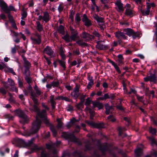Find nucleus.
Here are the masks:
<instances>
[{"mask_svg":"<svg viewBox=\"0 0 157 157\" xmlns=\"http://www.w3.org/2000/svg\"><path fill=\"white\" fill-rule=\"evenodd\" d=\"M37 113V116L36 121L33 122V127L31 130L29 136L37 132L39 130L41 124V121L38 119V117L43 120L44 122L46 124H48L49 123L48 120L47 119L46 116V111L43 110L41 112L39 111L38 108L37 111H34Z\"/></svg>","mask_w":157,"mask_h":157,"instance_id":"obj_1","label":"nucleus"},{"mask_svg":"<svg viewBox=\"0 0 157 157\" xmlns=\"http://www.w3.org/2000/svg\"><path fill=\"white\" fill-rule=\"evenodd\" d=\"M34 88L36 94L32 91H31L30 93L31 98L34 103V105L33 106V109L31 107L30 108V109L31 111H37L38 110V107L37 106L38 101L36 98V95L39 96L42 93L40 89L38 88L37 86L35 85Z\"/></svg>","mask_w":157,"mask_h":157,"instance_id":"obj_2","label":"nucleus"},{"mask_svg":"<svg viewBox=\"0 0 157 157\" xmlns=\"http://www.w3.org/2000/svg\"><path fill=\"white\" fill-rule=\"evenodd\" d=\"M80 88L79 85L76 84L73 91L71 93V95L74 98H78L80 95L81 93L79 92Z\"/></svg>","mask_w":157,"mask_h":157,"instance_id":"obj_3","label":"nucleus"},{"mask_svg":"<svg viewBox=\"0 0 157 157\" xmlns=\"http://www.w3.org/2000/svg\"><path fill=\"white\" fill-rule=\"evenodd\" d=\"M126 9L125 14L127 16L132 17L133 16V12L131 6L128 4H127L124 7Z\"/></svg>","mask_w":157,"mask_h":157,"instance_id":"obj_4","label":"nucleus"},{"mask_svg":"<svg viewBox=\"0 0 157 157\" xmlns=\"http://www.w3.org/2000/svg\"><path fill=\"white\" fill-rule=\"evenodd\" d=\"M31 39L34 44H39L41 42L40 36L38 33H36L34 36H31Z\"/></svg>","mask_w":157,"mask_h":157,"instance_id":"obj_5","label":"nucleus"},{"mask_svg":"<svg viewBox=\"0 0 157 157\" xmlns=\"http://www.w3.org/2000/svg\"><path fill=\"white\" fill-rule=\"evenodd\" d=\"M15 115L23 119L24 121H26L27 120V117L26 115L21 110L17 109L15 112Z\"/></svg>","mask_w":157,"mask_h":157,"instance_id":"obj_6","label":"nucleus"},{"mask_svg":"<svg viewBox=\"0 0 157 157\" xmlns=\"http://www.w3.org/2000/svg\"><path fill=\"white\" fill-rule=\"evenodd\" d=\"M96 48L99 50H103L107 48V46L105 44L104 40H99L97 42Z\"/></svg>","mask_w":157,"mask_h":157,"instance_id":"obj_7","label":"nucleus"},{"mask_svg":"<svg viewBox=\"0 0 157 157\" xmlns=\"http://www.w3.org/2000/svg\"><path fill=\"white\" fill-rule=\"evenodd\" d=\"M70 30L71 33V35L70 37L71 41H75L76 39L78 38V32L76 30H74L72 28H71Z\"/></svg>","mask_w":157,"mask_h":157,"instance_id":"obj_8","label":"nucleus"},{"mask_svg":"<svg viewBox=\"0 0 157 157\" xmlns=\"http://www.w3.org/2000/svg\"><path fill=\"white\" fill-rule=\"evenodd\" d=\"M81 36L82 38L87 40H90L94 38L92 36L84 31L82 32Z\"/></svg>","mask_w":157,"mask_h":157,"instance_id":"obj_9","label":"nucleus"},{"mask_svg":"<svg viewBox=\"0 0 157 157\" xmlns=\"http://www.w3.org/2000/svg\"><path fill=\"white\" fill-rule=\"evenodd\" d=\"M0 6L2 9L5 13H9V7L5 2L1 1L0 2Z\"/></svg>","mask_w":157,"mask_h":157,"instance_id":"obj_10","label":"nucleus"},{"mask_svg":"<svg viewBox=\"0 0 157 157\" xmlns=\"http://www.w3.org/2000/svg\"><path fill=\"white\" fill-rule=\"evenodd\" d=\"M144 80L145 82L150 81L155 82L156 81V77L155 74H152L144 78Z\"/></svg>","mask_w":157,"mask_h":157,"instance_id":"obj_11","label":"nucleus"},{"mask_svg":"<svg viewBox=\"0 0 157 157\" xmlns=\"http://www.w3.org/2000/svg\"><path fill=\"white\" fill-rule=\"evenodd\" d=\"M82 20L83 22L84 23V25L86 26L89 27L91 25L92 23L90 21L88 18L85 14H84L83 15V17Z\"/></svg>","mask_w":157,"mask_h":157,"instance_id":"obj_12","label":"nucleus"},{"mask_svg":"<svg viewBox=\"0 0 157 157\" xmlns=\"http://www.w3.org/2000/svg\"><path fill=\"white\" fill-rule=\"evenodd\" d=\"M44 51L46 54L51 57H53L54 56L53 51L51 47L47 46L44 48Z\"/></svg>","mask_w":157,"mask_h":157,"instance_id":"obj_13","label":"nucleus"},{"mask_svg":"<svg viewBox=\"0 0 157 157\" xmlns=\"http://www.w3.org/2000/svg\"><path fill=\"white\" fill-rule=\"evenodd\" d=\"M124 33L120 31L116 32L115 33L116 37L118 39L122 38L124 39H126L127 37L125 36Z\"/></svg>","mask_w":157,"mask_h":157,"instance_id":"obj_14","label":"nucleus"},{"mask_svg":"<svg viewBox=\"0 0 157 157\" xmlns=\"http://www.w3.org/2000/svg\"><path fill=\"white\" fill-rule=\"evenodd\" d=\"M17 140L18 142L20 144L22 145L25 144L27 146H30L32 144L33 139H32L30 140L28 142H25L24 140L19 138Z\"/></svg>","mask_w":157,"mask_h":157,"instance_id":"obj_15","label":"nucleus"},{"mask_svg":"<svg viewBox=\"0 0 157 157\" xmlns=\"http://www.w3.org/2000/svg\"><path fill=\"white\" fill-rule=\"evenodd\" d=\"M92 103L93 105V106L92 107L93 108H94L95 107H97L99 109H102L103 107V106L102 103L99 102L93 101L92 102Z\"/></svg>","mask_w":157,"mask_h":157,"instance_id":"obj_16","label":"nucleus"},{"mask_svg":"<svg viewBox=\"0 0 157 157\" xmlns=\"http://www.w3.org/2000/svg\"><path fill=\"white\" fill-rule=\"evenodd\" d=\"M151 8V5L148 4L147 5L146 10L144 11V10L141 9V11L142 13L144 15H148L149 14L150 11V8Z\"/></svg>","mask_w":157,"mask_h":157,"instance_id":"obj_17","label":"nucleus"},{"mask_svg":"<svg viewBox=\"0 0 157 157\" xmlns=\"http://www.w3.org/2000/svg\"><path fill=\"white\" fill-rule=\"evenodd\" d=\"M105 107L106 109L105 113L107 115L109 114L113 110L112 106H109L108 104H106L105 105Z\"/></svg>","mask_w":157,"mask_h":157,"instance_id":"obj_18","label":"nucleus"},{"mask_svg":"<svg viewBox=\"0 0 157 157\" xmlns=\"http://www.w3.org/2000/svg\"><path fill=\"white\" fill-rule=\"evenodd\" d=\"M85 109L86 110L88 111L90 113V119L91 120L93 119L94 115V111L88 106L86 107Z\"/></svg>","mask_w":157,"mask_h":157,"instance_id":"obj_19","label":"nucleus"},{"mask_svg":"<svg viewBox=\"0 0 157 157\" xmlns=\"http://www.w3.org/2000/svg\"><path fill=\"white\" fill-rule=\"evenodd\" d=\"M115 4L118 8V11H121L124 10V9L123 6V4L120 1H117V2L115 3Z\"/></svg>","mask_w":157,"mask_h":157,"instance_id":"obj_20","label":"nucleus"},{"mask_svg":"<svg viewBox=\"0 0 157 157\" xmlns=\"http://www.w3.org/2000/svg\"><path fill=\"white\" fill-rule=\"evenodd\" d=\"M89 124L91 125L93 127L97 128H102L104 127V124L103 123H89Z\"/></svg>","mask_w":157,"mask_h":157,"instance_id":"obj_21","label":"nucleus"},{"mask_svg":"<svg viewBox=\"0 0 157 157\" xmlns=\"http://www.w3.org/2000/svg\"><path fill=\"white\" fill-rule=\"evenodd\" d=\"M54 96L53 95H51L50 97V102L52 109H54L55 107L56 103L54 99Z\"/></svg>","mask_w":157,"mask_h":157,"instance_id":"obj_22","label":"nucleus"},{"mask_svg":"<svg viewBox=\"0 0 157 157\" xmlns=\"http://www.w3.org/2000/svg\"><path fill=\"white\" fill-rule=\"evenodd\" d=\"M133 30L131 29L127 28L124 29L123 30V32L124 33L129 36H131L133 33Z\"/></svg>","mask_w":157,"mask_h":157,"instance_id":"obj_23","label":"nucleus"},{"mask_svg":"<svg viewBox=\"0 0 157 157\" xmlns=\"http://www.w3.org/2000/svg\"><path fill=\"white\" fill-rule=\"evenodd\" d=\"M43 18V21H44L45 22H47L49 20V16L48 12H45L44 13Z\"/></svg>","mask_w":157,"mask_h":157,"instance_id":"obj_24","label":"nucleus"},{"mask_svg":"<svg viewBox=\"0 0 157 157\" xmlns=\"http://www.w3.org/2000/svg\"><path fill=\"white\" fill-rule=\"evenodd\" d=\"M23 60L24 61V66L26 68H29L31 66V64L27 60L26 58L23 57Z\"/></svg>","mask_w":157,"mask_h":157,"instance_id":"obj_25","label":"nucleus"},{"mask_svg":"<svg viewBox=\"0 0 157 157\" xmlns=\"http://www.w3.org/2000/svg\"><path fill=\"white\" fill-rule=\"evenodd\" d=\"M36 29L39 32H41L43 30V28L39 21H37L36 22Z\"/></svg>","mask_w":157,"mask_h":157,"instance_id":"obj_26","label":"nucleus"},{"mask_svg":"<svg viewBox=\"0 0 157 157\" xmlns=\"http://www.w3.org/2000/svg\"><path fill=\"white\" fill-rule=\"evenodd\" d=\"M149 140L151 142V145L152 146L155 145L157 146V143L155 139L153 137H149Z\"/></svg>","mask_w":157,"mask_h":157,"instance_id":"obj_27","label":"nucleus"},{"mask_svg":"<svg viewBox=\"0 0 157 157\" xmlns=\"http://www.w3.org/2000/svg\"><path fill=\"white\" fill-rule=\"evenodd\" d=\"M135 155L138 156L140 155L142 153V149L140 148H137L135 151Z\"/></svg>","mask_w":157,"mask_h":157,"instance_id":"obj_28","label":"nucleus"},{"mask_svg":"<svg viewBox=\"0 0 157 157\" xmlns=\"http://www.w3.org/2000/svg\"><path fill=\"white\" fill-rule=\"evenodd\" d=\"M76 43L77 44L79 45L83 46H86L87 45V44L84 42L82 40H79L76 41Z\"/></svg>","mask_w":157,"mask_h":157,"instance_id":"obj_29","label":"nucleus"},{"mask_svg":"<svg viewBox=\"0 0 157 157\" xmlns=\"http://www.w3.org/2000/svg\"><path fill=\"white\" fill-rule=\"evenodd\" d=\"M59 54L61 56L62 59L63 60L65 59L66 58V56L64 54V52L63 51V49L62 48H60L59 49Z\"/></svg>","mask_w":157,"mask_h":157,"instance_id":"obj_30","label":"nucleus"},{"mask_svg":"<svg viewBox=\"0 0 157 157\" xmlns=\"http://www.w3.org/2000/svg\"><path fill=\"white\" fill-rule=\"evenodd\" d=\"M140 33L138 32H134L133 31V33L132 34L131 36L133 39H135L136 38L139 37L140 35Z\"/></svg>","mask_w":157,"mask_h":157,"instance_id":"obj_31","label":"nucleus"},{"mask_svg":"<svg viewBox=\"0 0 157 157\" xmlns=\"http://www.w3.org/2000/svg\"><path fill=\"white\" fill-rule=\"evenodd\" d=\"M48 155L46 154L44 150L42 148L41 149L40 157H48Z\"/></svg>","mask_w":157,"mask_h":157,"instance_id":"obj_32","label":"nucleus"},{"mask_svg":"<svg viewBox=\"0 0 157 157\" xmlns=\"http://www.w3.org/2000/svg\"><path fill=\"white\" fill-rule=\"evenodd\" d=\"M58 32L62 34L64 33V27L62 25H60L58 29Z\"/></svg>","mask_w":157,"mask_h":157,"instance_id":"obj_33","label":"nucleus"},{"mask_svg":"<svg viewBox=\"0 0 157 157\" xmlns=\"http://www.w3.org/2000/svg\"><path fill=\"white\" fill-rule=\"evenodd\" d=\"M8 82L9 83V85L10 86H13L15 85L14 81L11 79L8 78Z\"/></svg>","mask_w":157,"mask_h":157,"instance_id":"obj_34","label":"nucleus"},{"mask_svg":"<svg viewBox=\"0 0 157 157\" xmlns=\"http://www.w3.org/2000/svg\"><path fill=\"white\" fill-rule=\"evenodd\" d=\"M58 61L60 65L64 69H65L66 67L65 64V62L64 61H62L60 60H58Z\"/></svg>","mask_w":157,"mask_h":157,"instance_id":"obj_35","label":"nucleus"},{"mask_svg":"<svg viewBox=\"0 0 157 157\" xmlns=\"http://www.w3.org/2000/svg\"><path fill=\"white\" fill-rule=\"evenodd\" d=\"M57 121L58 122V124L57 126L58 128H61L62 127L63 123L61 121L60 119H57Z\"/></svg>","mask_w":157,"mask_h":157,"instance_id":"obj_36","label":"nucleus"},{"mask_svg":"<svg viewBox=\"0 0 157 157\" xmlns=\"http://www.w3.org/2000/svg\"><path fill=\"white\" fill-rule=\"evenodd\" d=\"M8 95L10 97L9 99V101L10 102L14 103L15 102V100H14L12 95L10 93H8Z\"/></svg>","mask_w":157,"mask_h":157,"instance_id":"obj_37","label":"nucleus"},{"mask_svg":"<svg viewBox=\"0 0 157 157\" xmlns=\"http://www.w3.org/2000/svg\"><path fill=\"white\" fill-rule=\"evenodd\" d=\"M24 74L25 77L29 76L30 75V72L29 68H27L25 69Z\"/></svg>","mask_w":157,"mask_h":157,"instance_id":"obj_38","label":"nucleus"},{"mask_svg":"<svg viewBox=\"0 0 157 157\" xmlns=\"http://www.w3.org/2000/svg\"><path fill=\"white\" fill-rule=\"evenodd\" d=\"M79 96H80L79 98V99L83 102L84 101V98L86 97V95L85 94L83 93L81 94H81Z\"/></svg>","mask_w":157,"mask_h":157,"instance_id":"obj_39","label":"nucleus"},{"mask_svg":"<svg viewBox=\"0 0 157 157\" xmlns=\"http://www.w3.org/2000/svg\"><path fill=\"white\" fill-rule=\"evenodd\" d=\"M75 21L76 23H77L79 22L81 20L80 15L78 13H77L76 15V17L75 18Z\"/></svg>","mask_w":157,"mask_h":157,"instance_id":"obj_40","label":"nucleus"},{"mask_svg":"<svg viewBox=\"0 0 157 157\" xmlns=\"http://www.w3.org/2000/svg\"><path fill=\"white\" fill-rule=\"evenodd\" d=\"M97 21L99 23V24L103 25L104 24V21L103 18L101 17H99Z\"/></svg>","mask_w":157,"mask_h":157,"instance_id":"obj_41","label":"nucleus"},{"mask_svg":"<svg viewBox=\"0 0 157 157\" xmlns=\"http://www.w3.org/2000/svg\"><path fill=\"white\" fill-rule=\"evenodd\" d=\"M88 79L89 81L88 85L89 86H91L93 84V81L92 79V78L91 77H88Z\"/></svg>","mask_w":157,"mask_h":157,"instance_id":"obj_42","label":"nucleus"},{"mask_svg":"<svg viewBox=\"0 0 157 157\" xmlns=\"http://www.w3.org/2000/svg\"><path fill=\"white\" fill-rule=\"evenodd\" d=\"M91 100L90 98H88L86 99L85 105L86 106H89L91 104Z\"/></svg>","mask_w":157,"mask_h":157,"instance_id":"obj_43","label":"nucleus"},{"mask_svg":"<svg viewBox=\"0 0 157 157\" xmlns=\"http://www.w3.org/2000/svg\"><path fill=\"white\" fill-rule=\"evenodd\" d=\"M25 80L27 82L30 84L32 82V78H30V76L25 77Z\"/></svg>","mask_w":157,"mask_h":157,"instance_id":"obj_44","label":"nucleus"},{"mask_svg":"<svg viewBox=\"0 0 157 157\" xmlns=\"http://www.w3.org/2000/svg\"><path fill=\"white\" fill-rule=\"evenodd\" d=\"M126 129L124 128H123L121 127L118 128V130L119 131V135H121L122 131L125 130Z\"/></svg>","mask_w":157,"mask_h":157,"instance_id":"obj_45","label":"nucleus"},{"mask_svg":"<svg viewBox=\"0 0 157 157\" xmlns=\"http://www.w3.org/2000/svg\"><path fill=\"white\" fill-rule=\"evenodd\" d=\"M6 90L3 88L2 87L0 88V93L2 95H5L6 94Z\"/></svg>","mask_w":157,"mask_h":157,"instance_id":"obj_46","label":"nucleus"},{"mask_svg":"<svg viewBox=\"0 0 157 157\" xmlns=\"http://www.w3.org/2000/svg\"><path fill=\"white\" fill-rule=\"evenodd\" d=\"M63 38L66 41L69 42L71 41L70 37L69 36L67 35H65L63 37Z\"/></svg>","mask_w":157,"mask_h":157,"instance_id":"obj_47","label":"nucleus"},{"mask_svg":"<svg viewBox=\"0 0 157 157\" xmlns=\"http://www.w3.org/2000/svg\"><path fill=\"white\" fill-rule=\"evenodd\" d=\"M50 129L52 132L53 135L54 136H55L56 134V131L55 129L54 128L53 126H51L50 127Z\"/></svg>","mask_w":157,"mask_h":157,"instance_id":"obj_48","label":"nucleus"},{"mask_svg":"<svg viewBox=\"0 0 157 157\" xmlns=\"http://www.w3.org/2000/svg\"><path fill=\"white\" fill-rule=\"evenodd\" d=\"M156 132V130L155 128H152L151 127L149 128V132L152 134H155Z\"/></svg>","mask_w":157,"mask_h":157,"instance_id":"obj_49","label":"nucleus"},{"mask_svg":"<svg viewBox=\"0 0 157 157\" xmlns=\"http://www.w3.org/2000/svg\"><path fill=\"white\" fill-rule=\"evenodd\" d=\"M61 99L62 100H64L66 101H71L68 98L65 97H60Z\"/></svg>","mask_w":157,"mask_h":157,"instance_id":"obj_50","label":"nucleus"},{"mask_svg":"<svg viewBox=\"0 0 157 157\" xmlns=\"http://www.w3.org/2000/svg\"><path fill=\"white\" fill-rule=\"evenodd\" d=\"M80 52L78 49H76V50L73 51V54L74 55H79Z\"/></svg>","mask_w":157,"mask_h":157,"instance_id":"obj_51","label":"nucleus"},{"mask_svg":"<svg viewBox=\"0 0 157 157\" xmlns=\"http://www.w3.org/2000/svg\"><path fill=\"white\" fill-rule=\"evenodd\" d=\"M21 15L22 17H21V18L22 19H23L24 18H25L27 16V13L25 11H23L22 13L21 14Z\"/></svg>","mask_w":157,"mask_h":157,"instance_id":"obj_52","label":"nucleus"},{"mask_svg":"<svg viewBox=\"0 0 157 157\" xmlns=\"http://www.w3.org/2000/svg\"><path fill=\"white\" fill-rule=\"evenodd\" d=\"M8 13V17L10 21L11 22H12V21H14L13 17L9 13H9Z\"/></svg>","mask_w":157,"mask_h":157,"instance_id":"obj_53","label":"nucleus"},{"mask_svg":"<svg viewBox=\"0 0 157 157\" xmlns=\"http://www.w3.org/2000/svg\"><path fill=\"white\" fill-rule=\"evenodd\" d=\"M118 61L120 63H121L122 62V60L123 58L122 56L121 55H119L118 56Z\"/></svg>","mask_w":157,"mask_h":157,"instance_id":"obj_54","label":"nucleus"},{"mask_svg":"<svg viewBox=\"0 0 157 157\" xmlns=\"http://www.w3.org/2000/svg\"><path fill=\"white\" fill-rule=\"evenodd\" d=\"M113 66L118 72L119 73H121V71L119 69V68L117 64H115Z\"/></svg>","mask_w":157,"mask_h":157,"instance_id":"obj_55","label":"nucleus"},{"mask_svg":"<svg viewBox=\"0 0 157 157\" xmlns=\"http://www.w3.org/2000/svg\"><path fill=\"white\" fill-rule=\"evenodd\" d=\"M136 96L137 98L138 101L141 102L142 101L144 98L143 96H140L137 95H136Z\"/></svg>","mask_w":157,"mask_h":157,"instance_id":"obj_56","label":"nucleus"},{"mask_svg":"<svg viewBox=\"0 0 157 157\" xmlns=\"http://www.w3.org/2000/svg\"><path fill=\"white\" fill-rule=\"evenodd\" d=\"M18 81L19 87L20 88L22 87L23 86V83L22 81L19 79V78H18Z\"/></svg>","mask_w":157,"mask_h":157,"instance_id":"obj_57","label":"nucleus"},{"mask_svg":"<svg viewBox=\"0 0 157 157\" xmlns=\"http://www.w3.org/2000/svg\"><path fill=\"white\" fill-rule=\"evenodd\" d=\"M12 87L11 88V90L12 91H15L17 93L18 92V90L15 87L14 85L13 86H12Z\"/></svg>","mask_w":157,"mask_h":157,"instance_id":"obj_58","label":"nucleus"},{"mask_svg":"<svg viewBox=\"0 0 157 157\" xmlns=\"http://www.w3.org/2000/svg\"><path fill=\"white\" fill-rule=\"evenodd\" d=\"M63 9V6L59 5L58 8V10L59 12H62Z\"/></svg>","mask_w":157,"mask_h":157,"instance_id":"obj_59","label":"nucleus"},{"mask_svg":"<svg viewBox=\"0 0 157 157\" xmlns=\"http://www.w3.org/2000/svg\"><path fill=\"white\" fill-rule=\"evenodd\" d=\"M11 25L12 27L15 29H17V28L16 25L14 22V21H13L11 22Z\"/></svg>","mask_w":157,"mask_h":157,"instance_id":"obj_60","label":"nucleus"},{"mask_svg":"<svg viewBox=\"0 0 157 157\" xmlns=\"http://www.w3.org/2000/svg\"><path fill=\"white\" fill-rule=\"evenodd\" d=\"M9 12L10 10L13 11H16V10L15 9L14 7L12 5H10L9 6Z\"/></svg>","mask_w":157,"mask_h":157,"instance_id":"obj_61","label":"nucleus"},{"mask_svg":"<svg viewBox=\"0 0 157 157\" xmlns=\"http://www.w3.org/2000/svg\"><path fill=\"white\" fill-rule=\"evenodd\" d=\"M6 67V65L4 63L0 64V70H2Z\"/></svg>","mask_w":157,"mask_h":157,"instance_id":"obj_62","label":"nucleus"},{"mask_svg":"<svg viewBox=\"0 0 157 157\" xmlns=\"http://www.w3.org/2000/svg\"><path fill=\"white\" fill-rule=\"evenodd\" d=\"M8 70L10 72H11L12 74H13L14 75H15V72L13 70L12 68H8Z\"/></svg>","mask_w":157,"mask_h":157,"instance_id":"obj_63","label":"nucleus"},{"mask_svg":"<svg viewBox=\"0 0 157 157\" xmlns=\"http://www.w3.org/2000/svg\"><path fill=\"white\" fill-rule=\"evenodd\" d=\"M16 52V49L15 46L11 48V52L13 54L15 53Z\"/></svg>","mask_w":157,"mask_h":157,"instance_id":"obj_64","label":"nucleus"}]
</instances>
